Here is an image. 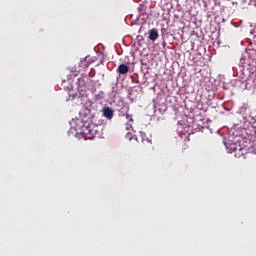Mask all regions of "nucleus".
Here are the masks:
<instances>
[{
  "label": "nucleus",
  "instance_id": "nucleus-6",
  "mask_svg": "<svg viewBox=\"0 0 256 256\" xmlns=\"http://www.w3.org/2000/svg\"><path fill=\"white\" fill-rule=\"evenodd\" d=\"M84 135H90L88 139H93L95 135V130H93L91 126H88L87 128L84 129Z\"/></svg>",
  "mask_w": 256,
  "mask_h": 256
},
{
  "label": "nucleus",
  "instance_id": "nucleus-8",
  "mask_svg": "<svg viewBox=\"0 0 256 256\" xmlns=\"http://www.w3.org/2000/svg\"><path fill=\"white\" fill-rule=\"evenodd\" d=\"M126 131H131L133 129V122H127L125 125Z\"/></svg>",
  "mask_w": 256,
  "mask_h": 256
},
{
  "label": "nucleus",
  "instance_id": "nucleus-10",
  "mask_svg": "<svg viewBox=\"0 0 256 256\" xmlns=\"http://www.w3.org/2000/svg\"><path fill=\"white\" fill-rule=\"evenodd\" d=\"M126 139H128V141H131V139H133V134L128 132L125 136Z\"/></svg>",
  "mask_w": 256,
  "mask_h": 256
},
{
  "label": "nucleus",
  "instance_id": "nucleus-1",
  "mask_svg": "<svg viewBox=\"0 0 256 256\" xmlns=\"http://www.w3.org/2000/svg\"><path fill=\"white\" fill-rule=\"evenodd\" d=\"M89 78L87 77H80L78 78V89L79 91H85L87 89V81Z\"/></svg>",
  "mask_w": 256,
  "mask_h": 256
},
{
  "label": "nucleus",
  "instance_id": "nucleus-9",
  "mask_svg": "<svg viewBox=\"0 0 256 256\" xmlns=\"http://www.w3.org/2000/svg\"><path fill=\"white\" fill-rule=\"evenodd\" d=\"M140 137H142V143H145V141H147V143H151V140H149V139H146L145 140V133H143V132H140Z\"/></svg>",
  "mask_w": 256,
  "mask_h": 256
},
{
  "label": "nucleus",
  "instance_id": "nucleus-4",
  "mask_svg": "<svg viewBox=\"0 0 256 256\" xmlns=\"http://www.w3.org/2000/svg\"><path fill=\"white\" fill-rule=\"evenodd\" d=\"M159 39V31L156 28H153L149 31V40L150 41H157Z\"/></svg>",
  "mask_w": 256,
  "mask_h": 256
},
{
  "label": "nucleus",
  "instance_id": "nucleus-2",
  "mask_svg": "<svg viewBox=\"0 0 256 256\" xmlns=\"http://www.w3.org/2000/svg\"><path fill=\"white\" fill-rule=\"evenodd\" d=\"M231 149H233L234 153H237L238 155H245V153H247V149L241 147L240 144H232Z\"/></svg>",
  "mask_w": 256,
  "mask_h": 256
},
{
  "label": "nucleus",
  "instance_id": "nucleus-7",
  "mask_svg": "<svg viewBox=\"0 0 256 256\" xmlns=\"http://www.w3.org/2000/svg\"><path fill=\"white\" fill-rule=\"evenodd\" d=\"M124 116L127 119V122L133 123V115L126 113Z\"/></svg>",
  "mask_w": 256,
  "mask_h": 256
},
{
  "label": "nucleus",
  "instance_id": "nucleus-11",
  "mask_svg": "<svg viewBox=\"0 0 256 256\" xmlns=\"http://www.w3.org/2000/svg\"><path fill=\"white\" fill-rule=\"evenodd\" d=\"M81 65L84 66V67H89V64H87V61H82Z\"/></svg>",
  "mask_w": 256,
  "mask_h": 256
},
{
  "label": "nucleus",
  "instance_id": "nucleus-3",
  "mask_svg": "<svg viewBox=\"0 0 256 256\" xmlns=\"http://www.w3.org/2000/svg\"><path fill=\"white\" fill-rule=\"evenodd\" d=\"M102 114L104 117H106V119H113V115H114V112H113V109L109 108V107H104L102 109Z\"/></svg>",
  "mask_w": 256,
  "mask_h": 256
},
{
  "label": "nucleus",
  "instance_id": "nucleus-5",
  "mask_svg": "<svg viewBox=\"0 0 256 256\" xmlns=\"http://www.w3.org/2000/svg\"><path fill=\"white\" fill-rule=\"evenodd\" d=\"M118 73H120V75H127L129 73V66L120 64L118 66Z\"/></svg>",
  "mask_w": 256,
  "mask_h": 256
}]
</instances>
